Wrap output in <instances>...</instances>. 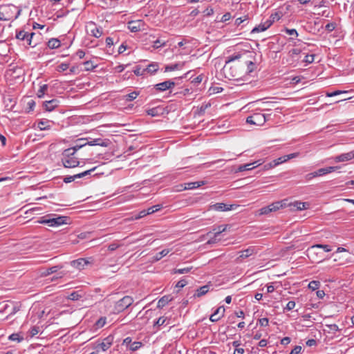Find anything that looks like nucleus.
Wrapping results in <instances>:
<instances>
[{
	"mask_svg": "<svg viewBox=\"0 0 354 354\" xmlns=\"http://www.w3.org/2000/svg\"><path fill=\"white\" fill-rule=\"evenodd\" d=\"M246 54V52L243 53H237L227 57L225 64L223 68L226 77L232 80H239L242 79V77L245 74L243 65H242L241 63H235L230 65V63L234 62L236 60H239Z\"/></svg>",
	"mask_w": 354,
	"mask_h": 354,
	"instance_id": "nucleus-1",
	"label": "nucleus"
},
{
	"mask_svg": "<svg viewBox=\"0 0 354 354\" xmlns=\"http://www.w3.org/2000/svg\"><path fill=\"white\" fill-rule=\"evenodd\" d=\"M36 34L35 32H28L24 30H16L15 38L23 42V45L26 48L29 47L35 48L38 45V41L35 40L34 37Z\"/></svg>",
	"mask_w": 354,
	"mask_h": 354,
	"instance_id": "nucleus-2",
	"label": "nucleus"
},
{
	"mask_svg": "<svg viewBox=\"0 0 354 354\" xmlns=\"http://www.w3.org/2000/svg\"><path fill=\"white\" fill-rule=\"evenodd\" d=\"M68 220V216L48 214L41 217L38 222L41 224H46L50 227H58L63 224H67Z\"/></svg>",
	"mask_w": 354,
	"mask_h": 354,
	"instance_id": "nucleus-3",
	"label": "nucleus"
},
{
	"mask_svg": "<svg viewBox=\"0 0 354 354\" xmlns=\"http://www.w3.org/2000/svg\"><path fill=\"white\" fill-rule=\"evenodd\" d=\"M87 138H81L76 141L75 145L69 149H72L74 153H76L79 149L82 147H85L86 145L89 146H101V147H107L109 145L108 140H102V138H95L93 139L91 141L85 142L87 140Z\"/></svg>",
	"mask_w": 354,
	"mask_h": 354,
	"instance_id": "nucleus-4",
	"label": "nucleus"
},
{
	"mask_svg": "<svg viewBox=\"0 0 354 354\" xmlns=\"http://www.w3.org/2000/svg\"><path fill=\"white\" fill-rule=\"evenodd\" d=\"M72 149H66L62 153V162L66 168H74L80 165L78 158L75 157Z\"/></svg>",
	"mask_w": 354,
	"mask_h": 354,
	"instance_id": "nucleus-5",
	"label": "nucleus"
},
{
	"mask_svg": "<svg viewBox=\"0 0 354 354\" xmlns=\"http://www.w3.org/2000/svg\"><path fill=\"white\" fill-rule=\"evenodd\" d=\"M133 302V299L130 296H124L123 298L118 301L113 308L114 313H120L129 307Z\"/></svg>",
	"mask_w": 354,
	"mask_h": 354,
	"instance_id": "nucleus-6",
	"label": "nucleus"
},
{
	"mask_svg": "<svg viewBox=\"0 0 354 354\" xmlns=\"http://www.w3.org/2000/svg\"><path fill=\"white\" fill-rule=\"evenodd\" d=\"M266 121V114L261 113H255L246 119L247 123L258 126L263 124Z\"/></svg>",
	"mask_w": 354,
	"mask_h": 354,
	"instance_id": "nucleus-7",
	"label": "nucleus"
},
{
	"mask_svg": "<svg viewBox=\"0 0 354 354\" xmlns=\"http://www.w3.org/2000/svg\"><path fill=\"white\" fill-rule=\"evenodd\" d=\"M70 264L72 267H73L79 270H82L85 268L86 266L93 264V259H92V257L80 258V259L71 261Z\"/></svg>",
	"mask_w": 354,
	"mask_h": 354,
	"instance_id": "nucleus-8",
	"label": "nucleus"
},
{
	"mask_svg": "<svg viewBox=\"0 0 354 354\" xmlns=\"http://www.w3.org/2000/svg\"><path fill=\"white\" fill-rule=\"evenodd\" d=\"M86 28L87 32L96 38L101 37L103 33L102 28L97 26V24L93 21L88 22Z\"/></svg>",
	"mask_w": 354,
	"mask_h": 354,
	"instance_id": "nucleus-9",
	"label": "nucleus"
},
{
	"mask_svg": "<svg viewBox=\"0 0 354 354\" xmlns=\"http://www.w3.org/2000/svg\"><path fill=\"white\" fill-rule=\"evenodd\" d=\"M318 248H322L326 252H330L332 250L331 247L328 245L316 244V245H312L307 250L308 256L309 257L313 258L314 255L317 254V252L316 250Z\"/></svg>",
	"mask_w": 354,
	"mask_h": 354,
	"instance_id": "nucleus-10",
	"label": "nucleus"
},
{
	"mask_svg": "<svg viewBox=\"0 0 354 354\" xmlns=\"http://www.w3.org/2000/svg\"><path fill=\"white\" fill-rule=\"evenodd\" d=\"M176 85L174 81L169 80L161 83L156 84L154 88L156 91L162 92L173 88Z\"/></svg>",
	"mask_w": 354,
	"mask_h": 354,
	"instance_id": "nucleus-11",
	"label": "nucleus"
},
{
	"mask_svg": "<svg viewBox=\"0 0 354 354\" xmlns=\"http://www.w3.org/2000/svg\"><path fill=\"white\" fill-rule=\"evenodd\" d=\"M113 342V337L112 335H109L105 337L102 342L99 343L95 348H100L102 351H106L111 347Z\"/></svg>",
	"mask_w": 354,
	"mask_h": 354,
	"instance_id": "nucleus-12",
	"label": "nucleus"
},
{
	"mask_svg": "<svg viewBox=\"0 0 354 354\" xmlns=\"http://www.w3.org/2000/svg\"><path fill=\"white\" fill-rule=\"evenodd\" d=\"M144 22L142 20L131 21L128 23V28L132 32H136L143 29Z\"/></svg>",
	"mask_w": 354,
	"mask_h": 354,
	"instance_id": "nucleus-13",
	"label": "nucleus"
},
{
	"mask_svg": "<svg viewBox=\"0 0 354 354\" xmlns=\"http://www.w3.org/2000/svg\"><path fill=\"white\" fill-rule=\"evenodd\" d=\"M337 169H338V167H337V166L336 167H325V168L319 169L318 170L314 171V173H315V175L316 177L322 176L326 174L333 172V171H336Z\"/></svg>",
	"mask_w": 354,
	"mask_h": 354,
	"instance_id": "nucleus-14",
	"label": "nucleus"
},
{
	"mask_svg": "<svg viewBox=\"0 0 354 354\" xmlns=\"http://www.w3.org/2000/svg\"><path fill=\"white\" fill-rule=\"evenodd\" d=\"M354 158V150L348 153L340 154L335 158L336 162H345Z\"/></svg>",
	"mask_w": 354,
	"mask_h": 354,
	"instance_id": "nucleus-15",
	"label": "nucleus"
},
{
	"mask_svg": "<svg viewBox=\"0 0 354 354\" xmlns=\"http://www.w3.org/2000/svg\"><path fill=\"white\" fill-rule=\"evenodd\" d=\"M233 205H227L223 203H218L214 205H213L211 207L216 211H229L232 209Z\"/></svg>",
	"mask_w": 354,
	"mask_h": 354,
	"instance_id": "nucleus-16",
	"label": "nucleus"
},
{
	"mask_svg": "<svg viewBox=\"0 0 354 354\" xmlns=\"http://www.w3.org/2000/svg\"><path fill=\"white\" fill-rule=\"evenodd\" d=\"M12 8H14L15 10L17 9L15 6H7L3 9V10H0V20L1 21H9L12 19L10 16L8 15V10H11Z\"/></svg>",
	"mask_w": 354,
	"mask_h": 354,
	"instance_id": "nucleus-17",
	"label": "nucleus"
},
{
	"mask_svg": "<svg viewBox=\"0 0 354 354\" xmlns=\"http://www.w3.org/2000/svg\"><path fill=\"white\" fill-rule=\"evenodd\" d=\"M206 184V182L205 180H199V181H195V182H189L186 183L184 184V188L183 189H193L195 188H198L202 185H204Z\"/></svg>",
	"mask_w": 354,
	"mask_h": 354,
	"instance_id": "nucleus-18",
	"label": "nucleus"
},
{
	"mask_svg": "<svg viewBox=\"0 0 354 354\" xmlns=\"http://www.w3.org/2000/svg\"><path fill=\"white\" fill-rule=\"evenodd\" d=\"M58 104L59 101L57 99H53L51 100L45 101L44 102V106L46 111H51L58 106Z\"/></svg>",
	"mask_w": 354,
	"mask_h": 354,
	"instance_id": "nucleus-19",
	"label": "nucleus"
},
{
	"mask_svg": "<svg viewBox=\"0 0 354 354\" xmlns=\"http://www.w3.org/2000/svg\"><path fill=\"white\" fill-rule=\"evenodd\" d=\"M209 285H205L196 289L195 294L194 295V297H201L205 295L209 291Z\"/></svg>",
	"mask_w": 354,
	"mask_h": 354,
	"instance_id": "nucleus-20",
	"label": "nucleus"
},
{
	"mask_svg": "<svg viewBox=\"0 0 354 354\" xmlns=\"http://www.w3.org/2000/svg\"><path fill=\"white\" fill-rule=\"evenodd\" d=\"M289 206L292 207V208L293 209H297V210H303V209H306L308 208V207L309 206V204L307 203H303V202H300V201H295L292 203H290L288 205Z\"/></svg>",
	"mask_w": 354,
	"mask_h": 354,
	"instance_id": "nucleus-21",
	"label": "nucleus"
},
{
	"mask_svg": "<svg viewBox=\"0 0 354 354\" xmlns=\"http://www.w3.org/2000/svg\"><path fill=\"white\" fill-rule=\"evenodd\" d=\"M286 206V203H284V201H283L274 202V203H271L270 205H269V207L271 209L270 210L272 212H276Z\"/></svg>",
	"mask_w": 354,
	"mask_h": 354,
	"instance_id": "nucleus-22",
	"label": "nucleus"
},
{
	"mask_svg": "<svg viewBox=\"0 0 354 354\" xmlns=\"http://www.w3.org/2000/svg\"><path fill=\"white\" fill-rule=\"evenodd\" d=\"M63 266L57 265L55 266H52L50 268H47L43 273L42 275L44 277H47L50 275L51 274L57 272L59 270L62 269Z\"/></svg>",
	"mask_w": 354,
	"mask_h": 354,
	"instance_id": "nucleus-23",
	"label": "nucleus"
},
{
	"mask_svg": "<svg viewBox=\"0 0 354 354\" xmlns=\"http://www.w3.org/2000/svg\"><path fill=\"white\" fill-rule=\"evenodd\" d=\"M61 46L60 41L57 38H52L47 42V46L50 49H56Z\"/></svg>",
	"mask_w": 354,
	"mask_h": 354,
	"instance_id": "nucleus-24",
	"label": "nucleus"
},
{
	"mask_svg": "<svg viewBox=\"0 0 354 354\" xmlns=\"http://www.w3.org/2000/svg\"><path fill=\"white\" fill-rule=\"evenodd\" d=\"M254 250L255 249L254 247H249L248 248L240 252L241 254L239 255V258L244 259L249 257L254 253Z\"/></svg>",
	"mask_w": 354,
	"mask_h": 354,
	"instance_id": "nucleus-25",
	"label": "nucleus"
},
{
	"mask_svg": "<svg viewBox=\"0 0 354 354\" xmlns=\"http://www.w3.org/2000/svg\"><path fill=\"white\" fill-rule=\"evenodd\" d=\"M242 65L247 66V71H245V73H250L253 72L256 68V64L252 61H244L241 63Z\"/></svg>",
	"mask_w": 354,
	"mask_h": 354,
	"instance_id": "nucleus-26",
	"label": "nucleus"
},
{
	"mask_svg": "<svg viewBox=\"0 0 354 354\" xmlns=\"http://www.w3.org/2000/svg\"><path fill=\"white\" fill-rule=\"evenodd\" d=\"M171 300V298H170V296L165 295L161 297L159 301H158L157 307L159 308H162L165 307L168 303Z\"/></svg>",
	"mask_w": 354,
	"mask_h": 354,
	"instance_id": "nucleus-27",
	"label": "nucleus"
},
{
	"mask_svg": "<svg viewBox=\"0 0 354 354\" xmlns=\"http://www.w3.org/2000/svg\"><path fill=\"white\" fill-rule=\"evenodd\" d=\"M169 252V250L165 249L161 252L157 253L154 257H152L151 262H156L160 260L162 257H165Z\"/></svg>",
	"mask_w": 354,
	"mask_h": 354,
	"instance_id": "nucleus-28",
	"label": "nucleus"
},
{
	"mask_svg": "<svg viewBox=\"0 0 354 354\" xmlns=\"http://www.w3.org/2000/svg\"><path fill=\"white\" fill-rule=\"evenodd\" d=\"M158 64L156 62H153L147 66V67L145 68V71H147L151 74H153L158 70Z\"/></svg>",
	"mask_w": 354,
	"mask_h": 354,
	"instance_id": "nucleus-29",
	"label": "nucleus"
},
{
	"mask_svg": "<svg viewBox=\"0 0 354 354\" xmlns=\"http://www.w3.org/2000/svg\"><path fill=\"white\" fill-rule=\"evenodd\" d=\"M184 65V63L179 64L176 63L172 65H167L165 68V71H172L180 68Z\"/></svg>",
	"mask_w": 354,
	"mask_h": 354,
	"instance_id": "nucleus-30",
	"label": "nucleus"
},
{
	"mask_svg": "<svg viewBox=\"0 0 354 354\" xmlns=\"http://www.w3.org/2000/svg\"><path fill=\"white\" fill-rule=\"evenodd\" d=\"M257 162H254L249 163V164H245V165H240L239 167L238 171H243L251 170V169H252L253 168H254L256 167V166H252V165H254Z\"/></svg>",
	"mask_w": 354,
	"mask_h": 354,
	"instance_id": "nucleus-31",
	"label": "nucleus"
},
{
	"mask_svg": "<svg viewBox=\"0 0 354 354\" xmlns=\"http://www.w3.org/2000/svg\"><path fill=\"white\" fill-rule=\"evenodd\" d=\"M227 225H218L217 227H214L212 229V231L214 232L215 236H218V235L220 234L225 232L227 229Z\"/></svg>",
	"mask_w": 354,
	"mask_h": 354,
	"instance_id": "nucleus-32",
	"label": "nucleus"
},
{
	"mask_svg": "<svg viewBox=\"0 0 354 354\" xmlns=\"http://www.w3.org/2000/svg\"><path fill=\"white\" fill-rule=\"evenodd\" d=\"M49 122H50V121H48V120H41L38 122V127L41 130L48 129H50V125L48 124Z\"/></svg>",
	"mask_w": 354,
	"mask_h": 354,
	"instance_id": "nucleus-33",
	"label": "nucleus"
},
{
	"mask_svg": "<svg viewBox=\"0 0 354 354\" xmlns=\"http://www.w3.org/2000/svg\"><path fill=\"white\" fill-rule=\"evenodd\" d=\"M160 109L159 107H155L147 110V113L152 117L158 116L160 114Z\"/></svg>",
	"mask_w": 354,
	"mask_h": 354,
	"instance_id": "nucleus-34",
	"label": "nucleus"
},
{
	"mask_svg": "<svg viewBox=\"0 0 354 354\" xmlns=\"http://www.w3.org/2000/svg\"><path fill=\"white\" fill-rule=\"evenodd\" d=\"M162 208V205L158 204V205H153L147 209V214H148V215L153 214V213L160 210Z\"/></svg>",
	"mask_w": 354,
	"mask_h": 354,
	"instance_id": "nucleus-35",
	"label": "nucleus"
},
{
	"mask_svg": "<svg viewBox=\"0 0 354 354\" xmlns=\"http://www.w3.org/2000/svg\"><path fill=\"white\" fill-rule=\"evenodd\" d=\"M192 269V267H186V268H178V269H174V271H173V273L174 274H186V273H188Z\"/></svg>",
	"mask_w": 354,
	"mask_h": 354,
	"instance_id": "nucleus-36",
	"label": "nucleus"
},
{
	"mask_svg": "<svg viewBox=\"0 0 354 354\" xmlns=\"http://www.w3.org/2000/svg\"><path fill=\"white\" fill-rule=\"evenodd\" d=\"M139 95V92L133 91L124 96L126 101L131 102L135 100Z\"/></svg>",
	"mask_w": 354,
	"mask_h": 354,
	"instance_id": "nucleus-37",
	"label": "nucleus"
},
{
	"mask_svg": "<svg viewBox=\"0 0 354 354\" xmlns=\"http://www.w3.org/2000/svg\"><path fill=\"white\" fill-rule=\"evenodd\" d=\"M83 65L84 66V70L86 71H92L96 67V65H95L91 61L84 62H83Z\"/></svg>",
	"mask_w": 354,
	"mask_h": 354,
	"instance_id": "nucleus-38",
	"label": "nucleus"
},
{
	"mask_svg": "<svg viewBox=\"0 0 354 354\" xmlns=\"http://www.w3.org/2000/svg\"><path fill=\"white\" fill-rule=\"evenodd\" d=\"M96 167H93L91 169L86 170L85 171H83L82 173L77 174L75 175V177H77V178H80L86 176L87 175H90L91 173L93 171H95Z\"/></svg>",
	"mask_w": 354,
	"mask_h": 354,
	"instance_id": "nucleus-39",
	"label": "nucleus"
},
{
	"mask_svg": "<svg viewBox=\"0 0 354 354\" xmlns=\"http://www.w3.org/2000/svg\"><path fill=\"white\" fill-rule=\"evenodd\" d=\"M47 90H48L47 84H44V85L41 86L37 92L38 97L41 98L44 95V93Z\"/></svg>",
	"mask_w": 354,
	"mask_h": 354,
	"instance_id": "nucleus-40",
	"label": "nucleus"
},
{
	"mask_svg": "<svg viewBox=\"0 0 354 354\" xmlns=\"http://www.w3.org/2000/svg\"><path fill=\"white\" fill-rule=\"evenodd\" d=\"M320 282L318 281H312L308 284V288L312 290H317L319 288Z\"/></svg>",
	"mask_w": 354,
	"mask_h": 354,
	"instance_id": "nucleus-41",
	"label": "nucleus"
},
{
	"mask_svg": "<svg viewBox=\"0 0 354 354\" xmlns=\"http://www.w3.org/2000/svg\"><path fill=\"white\" fill-rule=\"evenodd\" d=\"M142 346V343L140 342H134L129 346V349L132 351H136Z\"/></svg>",
	"mask_w": 354,
	"mask_h": 354,
	"instance_id": "nucleus-42",
	"label": "nucleus"
},
{
	"mask_svg": "<svg viewBox=\"0 0 354 354\" xmlns=\"http://www.w3.org/2000/svg\"><path fill=\"white\" fill-rule=\"evenodd\" d=\"M272 161H273L272 165L277 166L281 163L286 162L287 161V160H286V156H283L279 157Z\"/></svg>",
	"mask_w": 354,
	"mask_h": 354,
	"instance_id": "nucleus-43",
	"label": "nucleus"
},
{
	"mask_svg": "<svg viewBox=\"0 0 354 354\" xmlns=\"http://www.w3.org/2000/svg\"><path fill=\"white\" fill-rule=\"evenodd\" d=\"M282 17V14L281 12H275L274 13H272L270 17V19L273 21L274 22L275 21H279L281 17Z\"/></svg>",
	"mask_w": 354,
	"mask_h": 354,
	"instance_id": "nucleus-44",
	"label": "nucleus"
},
{
	"mask_svg": "<svg viewBox=\"0 0 354 354\" xmlns=\"http://www.w3.org/2000/svg\"><path fill=\"white\" fill-rule=\"evenodd\" d=\"M8 339L10 340H12V341H17V342H21L24 339V338L22 337H20L19 334L18 333H12L11 334Z\"/></svg>",
	"mask_w": 354,
	"mask_h": 354,
	"instance_id": "nucleus-45",
	"label": "nucleus"
},
{
	"mask_svg": "<svg viewBox=\"0 0 354 354\" xmlns=\"http://www.w3.org/2000/svg\"><path fill=\"white\" fill-rule=\"evenodd\" d=\"M266 30L262 23L255 26L251 31L252 33L260 32Z\"/></svg>",
	"mask_w": 354,
	"mask_h": 354,
	"instance_id": "nucleus-46",
	"label": "nucleus"
},
{
	"mask_svg": "<svg viewBox=\"0 0 354 354\" xmlns=\"http://www.w3.org/2000/svg\"><path fill=\"white\" fill-rule=\"evenodd\" d=\"M81 298V295L78 293V292H73L68 296V299L73 301L79 300Z\"/></svg>",
	"mask_w": 354,
	"mask_h": 354,
	"instance_id": "nucleus-47",
	"label": "nucleus"
},
{
	"mask_svg": "<svg viewBox=\"0 0 354 354\" xmlns=\"http://www.w3.org/2000/svg\"><path fill=\"white\" fill-rule=\"evenodd\" d=\"M326 326L330 330H331L333 333H335L337 331H339L340 329L339 328L337 324H326Z\"/></svg>",
	"mask_w": 354,
	"mask_h": 354,
	"instance_id": "nucleus-48",
	"label": "nucleus"
},
{
	"mask_svg": "<svg viewBox=\"0 0 354 354\" xmlns=\"http://www.w3.org/2000/svg\"><path fill=\"white\" fill-rule=\"evenodd\" d=\"M145 71V69H142L140 66H136L135 69L133 70V73L137 76L142 75L144 74V72Z\"/></svg>",
	"mask_w": 354,
	"mask_h": 354,
	"instance_id": "nucleus-49",
	"label": "nucleus"
},
{
	"mask_svg": "<svg viewBox=\"0 0 354 354\" xmlns=\"http://www.w3.org/2000/svg\"><path fill=\"white\" fill-rule=\"evenodd\" d=\"M270 209H271L270 208L269 205L263 207L259 209V212H260L259 214H261V215L268 214L272 212Z\"/></svg>",
	"mask_w": 354,
	"mask_h": 354,
	"instance_id": "nucleus-50",
	"label": "nucleus"
},
{
	"mask_svg": "<svg viewBox=\"0 0 354 354\" xmlns=\"http://www.w3.org/2000/svg\"><path fill=\"white\" fill-rule=\"evenodd\" d=\"M301 53V50L298 48H292L289 51V55L294 58L295 56L299 55Z\"/></svg>",
	"mask_w": 354,
	"mask_h": 354,
	"instance_id": "nucleus-51",
	"label": "nucleus"
},
{
	"mask_svg": "<svg viewBox=\"0 0 354 354\" xmlns=\"http://www.w3.org/2000/svg\"><path fill=\"white\" fill-rule=\"evenodd\" d=\"M165 45V41L162 42L160 39H157L153 41V48L156 49L161 46H164Z\"/></svg>",
	"mask_w": 354,
	"mask_h": 354,
	"instance_id": "nucleus-52",
	"label": "nucleus"
},
{
	"mask_svg": "<svg viewBox=\"0 0 354 354\" xmlns=\"http://www.w3.org/2000/svg\"><path fill=\"white\" fill-rule=\"evenodd\" d=\"M287 34L290 35H292L295 37H297L298 36V32L297 31L295 30V29H288V28H286L285 30H284Z\"/></svg>",
	"mask_w": 354,
	"mask_h": 354,
	"instance_id": "nucleus-53",
	"label": "nucleus"
},
{
	"mask_svg": "<svg viewBox=\"0 0 354 354\" xmlns=\"http://www.w3.org/2000/svg\"><path fill=\"white\" fill-rule=\"evenodd\" d=\"M325 28L327 31L332 32L333 30H334L335 29L336 24L334 22L328 23V24H326Z\"/></svg>",
	"mask_w": 354,
	"mask_h": 354,
	"instance_id": "nucleus-54",
	"label": "nucleus"
},
{
	"mask_svg": "<svg viewBox=\"0 0 354 354\" xmlns=\"http://www.w3.org/2000/svg\"><path fill=\"white\" fill-rule=\"evenodd\" d=\"M295 307V302L294 301H290L286 304V306L284 308V310H291Z\"/></svg>",
	"mask_w": 354,
	"mask_h": 354,
	"instance_id": "nucleus-55",
	"label": "nucleus"
},
{
	"mask_svg": "<svg viewBox=\"0 0 354 354\" xmlns=\"http://www.w3.org/2000/svg\"><path fill=\"white\" fill-rule=\"evenodd\" d=\"M166 318H165L164 317H160V318L158 319V320L155 322L154 324V326H162L165 324V322H166Z\"/></svg>",
	"mask_w": 354,
	"mask_h": 354,
	"instance_id": "nucleus-56",
	"label": "nucleus"
},
{
	"mask_svg": "<svg viewBox=\"0 0 354 354\" xmlns=\"http://www.w3.org/2000/svg\"><path fill=\"white\" fill-rule=\"evenodd\" d=\"M76 178H77V177H75V175H73V176H65L64 178L63 181L65 183H70L74 181Z\"/></svg>",
	"mask_w": 354,
	"mask_h": 354,
	"instance_id": "nucleus-57",
	"label": "nucleus"
},
{
	"mask_svg": "<svg viewBox=\"0 0 354 354\" xmlns=\"http://www.w3.org/2000/svg\"><path fill=\"white\" fill-rule=\"evenodd\" d=\"M314 57H315L314 55H306V57L304 59V62H305L308 64H310V63L313 62Z\"/></svg>",
	"mask_w": 354,
	"mask_h": 354,
	"instance_id": "nucleus-58",
	"label": "nucleus"
},
{
	"mask_svg": "<svg viewBox=\"0 0 354 354\" xmlns=\"http://www.w3.org/2000/svg\"><path fill=\"white\" fill-rule=\"evenodd\" d=\"M222 317L218 315V314H216L214 312L209 317V319L212 322H215L218 321Z\"/></svg>",
	"mask_w": 354,
	"mask_h": 354,
	"instance_id": "nucleus-59",
	"label": "nucleus"
},
{
	"mask_svg": "<svg viewBox=\"0 0 354 354\" xmlns=\"http://www.w3.org/2000/svg\"><path fill=\"white\" fill-rule=\"evenodd\" d=\"M259 323L261 326H267L269 323V320L267 317L261 318L259 319Z\"/></svg>",
	"mask_w": 354,
	"mask_h": 354,
	"instance_id": "nucleus-60",
	"label": "nucleus"
},
{
	"mask_svg": "<svg viewBox=\"0 0 354 354\" xmlns=\"http://www.w3.org/2000/svg\"><path fill=\"white\" fill-rule=\"evenodd\" d=\"M248 19V17L247 15L243 17H239L235 21V24L236 26H239L241 24H242L243 21Z\"/></svg>",
	"mask_w": 354,
	"mask_h": 354,
	"instance_id": "nucleus-61",
	"label": "nucleus"
},
{
	"mask_svg": "<svg viewBox=\"0 0 354 354\" xmlns=\"http://www.w3.org/2000/svg\"><path fill=\"white\" fill-rule=\"evenodd\" d=\"M39 327L33 326L30 330V335L31 337H33V336L37 335L39 333Z\"/></svg>",
	"mask_w": 354,
	"mask_h": 354,
	"instance_id": "nucleus-62",
	"label": "nucleus"
},
{
	"mask_svg": "<svg viewBox=\"0 0 354 354\" xmlns=\"http://www.w3.org/2000/svg\"><path fill=\"white\" fill-rule=\"evenodd\" d=\"M69 67V64L66 63H62L60 65L58 66V71H66Z\"/></svg>",
	"mask_w": 354,
	"mask_h": 354,
	"instance_id": "nucleus-63",
	"label": "nucleus"
},
{
	"mask_svg": "<svg viewBox=\"0 0 354 354\" xmlns=\"http://www.w3.org/2000/svg\"><path fill=\"white\" fill-rule=\"evenodd\" d=\"M302 350L301 346H295V348L291 351L290 354H299Z\"/></svg>",
	"mask_w": 354,
	"mask_h": 354,
	"instance_id": "nucleus-64",
	"label": "nucleus"
}]
</instances>
